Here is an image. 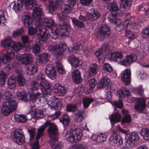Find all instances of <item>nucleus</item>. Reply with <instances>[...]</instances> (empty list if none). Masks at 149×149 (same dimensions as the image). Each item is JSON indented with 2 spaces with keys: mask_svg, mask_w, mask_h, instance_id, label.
<instances>
[{
  "mask_svg": "<svg viewBox=\"0 0 149 149\" xmlns=\"http://www.w3.org/2000/svg\"><path fill=\"white\" fill-rule=\"evenodd\" d=\"M74 120L78 122H82L84 119L85 112L82 110H79L74 114Z\"/></svg>",
  "mask_w": 149,
  "mask_h": 149,
  "instance_id": "obj_31",
  "label": "nucleus"
},
{
  "mask_svg": "<svg viewBox=\"0 0 149 149\" xmlns=\"http://www.w3.org/2000/svg\"><path fill=\"white\" fill-rule=\"evenodd\" d=\"M6 73L3 71H0V84L3 85L6 81Z\"/></svg>",
  "mask_w": 149,
  "mask_h": 149,
  "instance_id": "obj_60",
  "label": "nucleus"
},
{
  "mask_svg": "<svg viewBox=\"0 0 149 149\" xmlns=\"http://www.w3.org/2000/svg\"><path fill=\"white\" fill-rule=\"evenodd\" d=\"M87 18L89 20L94 21L97 20L100 16V13L97 10H93V13H87Z\"/></svg>",
  "mask_w": 149,
  "mask_h": 149,
  "instance_id": "obj_34",
  "label": "nucleus"
},
{
  "mask_svg": "<svg viewBox=\"0 0 149 149\" xmlns=\"http://www.w3.org/2000/svg\"><path fill=\"white\" fill-rule=\"evenodd\" d=\"M15 120L18 123H24L27 120L26 116L23 115H17L15 116Z\"/></svg>",
  "mask_w": 149,
  "mask_h": 149,
  "instance_id": "obj_49",
  "label": "nucleus"
},
{
  "mask_svg": "<svg viewBox=\"0 0 149 149\" xmlns=\"http://www.w3.org/2000/svg\"><path fill=\"white\" fill-rule=\"evenodd\" d=\"M123 57V55L121 52H116L111 54V58L113 61L118 62L121 65Z\"/></svg>",
  "mask_w": 149,
  "mask_h": 149,
  "instance_id": "obj_26",
  "label": "nucleus"
},
{
  "mask_svg": "<svg viewBox=\"0 0 149 149\" xmlns=\"http://www.w3.org/2000/svg\"><path fill=\"white\" fill-rule=\"evenodd\" d=\"M54 23L53 20L48 18H45L43 21V25L48 28L52 27L51 29L54 30L53 27L55 25H54Z\"/></svg>",
  "mask_w": 149,
  "mask_h": 149,
  "instance_id": "obj_38",
  "label": "nucleus"
},
{
  "mask_svg": "<svg viewBox=\"0 0 149 149\" xmlns=\"http://www.w3.org/2000/svg\"><path fill=\"white\" fill-rule=\"evenodd\" d=\"M99 66L96 63L90 64L88 70V75L90 77H92L96 74L98 71Z\"/></svg>",
  "mask_w": 149,
  "mask_h": 149,
  "instance_id": "obj_21",
  "label": "nucleus"
},
{
  "mask_svg": "<svg viewBox=\"0 0 149 149\" xmlns=\"http://www.w3.org/2000/svg\"><path fill=\"white\" fill-rule=\"evenodd\" d=\"M131 72L130 69L125 70L121 76L122 81L126 86L130 84L131 82Z\"/></svg>",
  "mask_w": 149,
  "mask_h": 149,
  "instance_id": "obj_16",
  "label": "nucleus"
},
{
  "mask_svg": "<svg viewBox=\"0 0 149 149\" xmlns=\"http://www.w3.org/2000/svg\"><path fill=\"white\" fill-rule=\"evenodd\" d=\"M140 134L143 139L146 140H149V129L146 128L142 129L140 132Z\"/></svg>",
  "mask_w": 149,
  "mask_h": 149,
  "instance_id": "obj_44",
  "label": "nucleus"
},
{
  "mask_svg": "<svg viewBox=\"0 0 149 149\" xmlns=\"http://www.w3.org/2000/svg\"><path fill=\"white\" fill-rule=\"evenodd\" d=\"M13 8L16 12H19L21 11L23 8V4L21 0L18 1L17 3H15Z\"/></svg>",
  "mask_w": 149,
  "mask_h": 149,
  "instance_id": "obj_46",
  "label": "nucleus"
},
{
  "mask_svg": "<svg viewBox=\"0 0 149 149\" xmlns=\"http://www.w3.org/2000/svg\"><path fill=\"white\" fill-rule=\"evenodd\" d=\"M138 59L137 56L135 54H132L125 56L123 58L121 63V65L125 67L130 65L132 63L136 61Z\"/></svg>",
  "mask_w": 149,
  "mask_h": 149,
  "instance_id": "obj_10",
  "label": "nucleus"
},
{
  "mask_svg": "<svg viewBox=\"0 0 149 149\" xmlns=\"http://www.w3.org/2000/svg\"><path fill=\"white\" fill-rule=\"evenodd\" d=\"M126 138L127 139V143L130 146H133L134 145L135 143L134 142L138 141L139 139V137L137 132H134L127 134Z\"/></svg>",
  "mask_w": 149,
  "mask_h": 149,
  "instance_id": "obj_12",
  "label": "nucleus"
},
{
  "mask_svg": "<svg viewBox=\"0 0 149 149\" xmlns=\"http://www.w3.org/2000/svg\"><path fill=\"white\" fill-rule=\"evenodd\" d=\"M107 135L105 133H101L98 135V143H102L106 141Z\"/></svg>",
  "mask_w": 149,
  "mask_h": 149,
  "instance_id": "obj_52",
  "label": "nucleus"
},
{
  "mask_svg": "<svg viewBox=\"0 0 149 149\" xmlns=\"http://www.w3.org/2000/svg\"><path fill=\"white\" fill-rule=\"evenodd\" d=\"M125 31V36L127 38L130 39H134L135 38L134 34L130 30L126 29Z\"/></svg>",
  "mask_w": 149,
  "mask_h": 149,
  "instance_id": "obj_57",
  "label": "nucleus"
},
{
  "mask_svg": "<svg viewBox=\"0 0 149 149\" xmlns=\"http://www.w3.org/2000/svg\"><path fill=\"white\" fill-rule=\"evenodd\" d=\"M24 29L23 28L16 30L13 32L12 36L14 37L19 36L24 33Z\"/></svg>",
  "mask_w": 149,
  "mask_h": 149,
  "instance_id": "obj_54",
  "label": "nucleus"
},
{
  "mask_svg": "<svg viewBox=\"0 0 149 149\" xmlns=\"http://www.w3.org/2000/svg\"><path fill=\"white\" fill-rule=\"evenodd\" d=\"M49 126L48 132L50 139H56L58 137L59 134L58 132V129L56 125L53 124H51Z\"/></svg>",
  "mask_w": 149,
  "mask_h": 149,
  "instance_id": "obj_18",
  "label": "nucleus"
},
{
  "mask_svg": "<svg viewBox=\"0 0 149 149\" xmlns=\"http://www.w3.org/2000/svg\"><path fill=\"white\" fill-rule=\"evenodd\" d=\"M28 101L34 102L37 99H38L40 97L42 93L36 91H30L29 92Z\"/></svg>",
  "mask_w": 149,
  "mask_h": 149,
  "instance_id": "obj_20",
  "label": "nucleus"
},
{
  "mask_svg": "<svg viewBox=\"0 0 149 149\" xmlns=\"http://www.w3.org/2000/svg\"><path fill=\"white\" fill-rule=\"evenodd\" d=\"M38 86L39 83L37 81H32L31 82L30 91H37L38 89Z\"/></svg>",
  "mask_w": 149,
  "mask_h": 149,
  "instance_id": "obj_51",
  "label": "nucleus"
},
{
  "mask_svg": "<svg viewBox=\"0 0 149 149\" xmlns=\"http://www.w3.org/2000/svg\"><path fill=\"white\" fill-rule=\"evenodd\" d=\"M94 101L93 98L84 97L83 100V104L84 109L87 108L91 102Z\"/></svg>",
  "mask_w": 149,
  "mask_h": 149,
  "instance_id": "obj_43",
  "label": "nucleus"
},
{
  "mask_svg": "<svg viewBox=\"0 0 149 149\" xmlns=\"http://www.w3.org/2000/svg\"><path fill=\"white\" fill-rule=\"evenodd\" d=\"M111 33L110 27L106 24H102L97 29V36L99 40L102 41L109 38Z\"/></svg>",
  "mask_w": 149,
  "mask_h": 149,
  "instance_id": "obj_4",
  "label": "nucleus"
},
{
  "mask_svg": "<svg viewBox=\"0 0 149 149\" xmlns=\"http://www.w3.org/2000/svg\"><path fill=\"white\" fill-rule=\"evenodd\" d=\"M48 104L52 108L55 110L60 109L62 106L59 99L55 96L51 97L49 99L48 101Z\"/></svg>",
  "mask_w": 149,
  "mask_h": 149,
  "instance_id": "obj_14",
  "label": "nucleus"
},
{
  "mask_svg": "<svg viewBox=\"0 0 149 149\" xmlns=\"http://www.w3.org/2000/svg\"><path fill=\"white\" fill-rule=\"evenodd\" d=\"M68 61L72 66L75 68L81 66L83 64L82 61L73 55H70L68 57Z\"/></svg>",
  "mask_w": 149,
  "mask_h": 149,
  "instance_id": "obj_15",
  "label": "nucleus"
},
{
  "mask_svg": "<svg viewBox=\"0 0 149 149\" xmlns=\"http://www.w3.org/2000/svg\"><path fill=\"white\" fill-rule=\"evenodd\" d=\"M109 143L111 145H115L116 144L121 145L123 144V139L117 132V130H114L112 135L109 139Z\"/></svg>",
  "mask_w": 149,
  "mask_h": 149,
  "instance_id": "obj_8",
  "label": "nucleus"
},
{
  "mask_svg": "<svg viewBox=\"0 0 149 149\" xmlns=\"http://www.w3.org/2000/svg\"><path fill=\"white\" fill-rule=\"evenodd\" d=\"M17 77L18 85L20 86H24L25 84V80L24 77L21 74H17Z\"/></svg>",
  "mask_w": 149,
  "mask_h": 149,
  "instance_id": "obj_48",
  "label": "nucleus"
},
{
  "mask_svg": "<svg viewBox=\"0 0 149 149\" xmlns=\"http://www.w3.org/2000/svg\"><path fill=\"white\" fill-rule=\"evenodd\" d=\"M40 86L42 90L45 91L49 90L50 88L49 82L46 80L42 81L40 83Z\"/></svg>",
  "mask_w": 149,
  "mask_h": 149,
  "instance_id": "obj_41",
  "label": "nucleus"
},
{
  "mask_svg": "<svg viewBox=\"0 0 149 149\" xmlns=\"http://www.w3.org/2000/svg\"><path fill=\"white\" fill-rule=\"evenodd\" d=\"M146 105L144 99H139L135 102L134 108L139 113H141L146 108Z\"/></svg>",
  "mask_w": 149,
  "mask_h": 149,
  "instance_id": "obj_17",
  "label": "nucleus"
},
{
  "mask_svg": "<svg viewBox=\"0 0 149 149\" xmlns=\"http://www.w3.org/2000/svg\"><path fill=\"white\" fill-rule=\"evenodd\" d=\"M82 135V132L80 129L76 128L74 126H72L69 131H67L65 136L68 141L74 143L80 141Z\"/></svg>",
  "mask_w": 149,
  "mask_h": 149,
  "instance_id": "obj_3",
  "label": "nucleus"
},
{
  "mask_svg": "<svg viewBox=\"0 0 149 149\" xmlns=\"http://www.w3.org/2000/svg\"><path fill=\"white\" fill-rule=\"evenodd\" d=\"M120 92V96L122 97H124L125 96H128L130 94L129 91L127 89V88L125 87L122 88Z\"/></svg>",
  "mask_w": 149,
  "mask_h": 149,
  "instance_id": "obj_62",
  "label": "nucleus"
},
{
  "mask_svg": "<svg viewBox=\"0 0 149 149\" xmlns=\"http://www.w3.org/2000/svg\"><path fill=\"white\" fill-rule=\"evenodd\" d=\"M22 20L24 26L26 27H29L31 26L33 22L32 19L31 17L25 14L22 15Z\"/></svg>",
  "mask_w": 149,
  "mask_h": 149,
  "instance_id": "obj_30",
  "label": "nucleus"
},
{
  "mask_svg": "<svg viewBox=\"0 0 149 149\" xmlns=\"http://www.w3.org/2000/svg\"><path fill=\"white\" fill-rule=\"evenodd\" d=\"M65 44L60 42L58 44L52 45L48 47L52 53L55 54L56 56L62 55L63 52L66 49Z\"/></svg>",
  "mask_w": 149,
  "mask_h": 149,
  "instance_id": "obj_6",
  "label": "nucleus"
},
{
  "mask_svg": "<svg viewBox=\"0 0 149 149\" xmlns=\"http://www.w3.org/2000/svg\"><path fill=\"white\" fill-rule=\"evenodd\" d=\"M42 12L41 8H38L32 13L34 20L36 21L35 26L37 28H40L43 22L40 21Z\"/></svg>",
  "mask_w": 149,
  "mask_h": 149,
  "instance_id": "obj_9",
  "label": "nucleus"
},
{
  "mask_svg": "<svg viewBox=\"0 0 149 149\" xmlns=\"http://www.w3.org/2000/svg\"><path fill=\"white\" fill-rule=\"evenodd\" d=\"M22 3H24L28 9H31L35 11L38 8V5L36 3L35 0H20Z\"/></svg>",
  "mask_w": 149,
  "mask_h": 149,
  "instance_id": "obj_19",
  "label": "nucleus"
},
{
  "mask_svg": "<svg viewBox=\"0 0 149 149\" xmlns=\"http://www.w3.org/2000/svg\"><path fill=\"white\" fill-rule=\"evenodd\" d=\"M43 111L40 109H37L34 112L33 116L35 118H41L43 117Z\"/></svg>",
  "mask_w": 149,
  "mask_h": 149,
  "instance_id": "obj_59",
  "label": "nucleus"
},
{
  "mask_svg": "<svg viewBox=\"0 0 149 149\" xmlns=\"http://www.w3.org/2000/svg\"><path fill=\"white\" fill-rule=\"evenodd\" d=\"M122 116L118 112L113 113L109 117L110 121L111 123H117L120 121Z\"/></svg>",
  "mask_w": 149,
  "mask_h": 149,
  "instance_id": "obj_35",
  "label": "nucleus"
},
{
  "mask_svg": "<svg viewBox=\"0 0 149 149\" xmlns=\"http://www.w3.org/2000/svg\"><path fill=\"white\" fill-rule=\"evenodd\" d=\"M110 79L106 77L102 78L97 84V88L100 89L104 88L107 86H108L109 84Z\"/></svg>",
  "mask_w": 149,
  "mask_h": 149,
  "instance_id": "obj_28",
  "label": "nucleus"
},
{
  "mask_svg": "<svg viewBox=\"0 0 149 149\" xmlns=\"http://www.w3.org/2000/svg\"><path fill=\"white\" fill-rule=\"evenodd\" d=\"M39 32L37 33L38 39L39 41H44L47 40L50 36V34L46 31L42 33L41 29H39Z\"/></svg>",
  "mask_w": 149,
  "mask_h": 149,
  "instance_id": "obj_29",
  "label": "nucleus"
},
{
  "mask_svg": "<svg viewBox=\"0 0 149 149\" xmlns=\"http://www.w3.org/2000/svg\"><path fill=\"white\" fill-rule=\"evenodd\" d=\"M58 138L50 139L51 145L53 149H61L63 147L62 143L58 141Z\"/></svg>",
  "mask_w": 149,
  "mask_h": 149,
  "instance_id": "obj_32",
  "label": "nucleus"
},
{
  "mask_svg": "<svg viewBox=\"0 0 149 149\" xmlns=\"http://www.w3.org/2000/svg\"><path fill=\"white\" fill-rule=\"evenodd\" d=\"M25 136L21 129H17L14 132L13 141L17 144L22 145L24 142Z\"/></svg>",
  "mask_w": 149,
  "mask_h": 149,
  "instance_id": "obj_7",
  "label": "nucleus"
},
{
  "mask_svg": "<svg viewBox=\"0 0 149 149\" xmlns=\"http://www.w3.org/2000/svg\"><path fill=\"white\" fill-rule=\"evenodd\" d=\"M41 43L39 41L34 42H30L29 43V49L36 56L38 55L41 52Z\"/></svg>",
  "mask_w": 149,
  "mask_h": 149,
  "instance_id": "obj_13",
  "label": "nucleus"
},
{
  "mask_svg": "<svg viewBox=\"0 0 149 149\" xmlns=\"http://www.w3.org/2000/svg\"><path fill=\"white\" fill-rule=\"evenodd\" d=\"M132 121V118L129 114H126L123 117L121 120V124L130 123Z\"/></svg>",
  "mask_w": 149,
  "mask_h": 149,
  "instance_id": "obj_50",
  "label": "nucleus"
},
{
  "mask_svg": "<svg viewBox=\"0 0 149 149\" xmlns=\"http://www.w3.org/2000/svg\"><path fill=\"white\" fill-rule=\"evenodd\" d=\"M45 72L47 76L52 79L56 78V71L55 67L52 64H48L45 69Z\"/></svg>",
  "mask_w": 149,
  "mask_h": 149,
  "instance_id": "obj_11",
  "label": "nucleus"
},
{
  "mask_svg": "<svg viewBox=\"0 0 149 149\" xmlns=\"http://www.w3.org/2000/svg\"><path fill=\"white\" fill-rule=\"evenodd\" d=\"M1 97L5 101L2 107L1 114L3 116H7L16 109L17 103L14 100L13 95L8 90L3 91Z\"/></svg>",
  "mask_w": 149,
  "mask_h": 149,
  "instance_id": "obj_2",
  "label": "nucleus"
},
{
  "mask_svg": "<svg viewBox=\"0 0 149 149\" xmlns=\"http://www.w3.org/2000/svg\"><path fill=\"white\" fill-rule=\"evenodd\" d=\"M38 70V65L35 64L31 65V66L27 68L26 72L28 75H32L35 74Z\"/></svg>",
  "mask_w": 149,
  "mask_h": 149,
  "instance_id": "obj_37",
  "label": "nucleus"
},
{
  "mask_svg": "<svg viewBox=\"0 0 149 149\" xmlns=\"http://www.w3.org/2000/svg\"><path fill=\"white\" fill-rule=\"evenodd\" d=\"M141 36L143 38H149V25L143 29Z\"/></svg>",
  "mask_w": 149,
  "mask_h": 149,
  "instance_id": "obj_53",
  "label": "nucleus"
},
{
  "mask_svg": "<svg viewBox=\"0 0 149 149\" xmlns=\"http://www.w3.org/2000/svg\"><path fill=\"white\" fill-rule=\"evenodd\" d=\"M54 88L55 90V92L59 96L64 95L66 92V88L65 86H62L58 83L55 84L54 86Z\"/></svg>",
  "mask_w": 149,
  "mask_h": 149,
  "instance_id": "obj_22",
  "label": "nucleus"
},
{
  "mask_svg": "<svg viewBox=\"0 0 149 149\" xmlns=\"http://www.w3.org/2000/svg\"><path fill=\"white\" fill-rule=\"evenodd\" d=\"M13 42L11 38H6L1 42V44L6 48H10L11 46V43Z\"/></svg>",
  "mask_w": 149,
  "mask_h": 149,
  "instance_id": "obj_39",
  "label": "nucleus"
},
{
  "mask_svg": "<svg viewBox=\"0 0 149 149\" xmlns=\"http://www.w3.org/2000/svg\"><path fill=\"white\" fill-rule=\"evenodd\" d=\"M72 75V80L75 83L79 84L82 81L81 72L79 70H76L73 71Z\"/></svg>",
  "mask_w": 149,
  "mask_h": 149,
  "instance_id": "obj_24",
  "label": "nucleus"
},
{
  "mask_svg": "<svg viewBox=\"0 0 149 149\" xmlns=\"http://www.w3.org/2000/svg\"><path fill=\"white\" fill-rule=\"evenodd\" d=\"M77 108V105L75 104H69L66 106L67 111L68 112H74L76 110Z\"/></svg>",
  "mask_w": 149,
  "mask_h": 149,
  "instance_id": "obj_58",
  "label": "nucleus"
},
{
  "mask_svg": "<svg viewBox=\"0 0 149 149\" xmlns=\"http://www.w3.org/2000/svg\"><path fill=\"white\" fill-rule=\"evenodd\" d=\"M50 57V56L49 54L43 53L36 57V61L38 63H42L49 61V59Z\"/></svg>",
  "mask_w": 149,
  "mask_h": 149,
  "instance_id": "obj_23",
  "label": "nucleus"
},
{
  "mask_svg": "<svg viewBox=\"0 0 149 149\" xmlns=\"http://www.w3.org/2000/svg\"><path fill=\"white\" fill-rule=\"evenodd\" d=\"M103 69L108 72H112L113 70V68L108 63H106L104 64L103 66Z\"/></svg>",
  "mask_w": 149,
  "mask_h": 149,
  "instance_id": "obj_64",
  "label": "nucleus"
},
{
  "mask_svg": "<svg viewBox=\"0 0 149 149\" xmlns=\"http://www.w3.org/2000/svg\"><path fill=\"white\" fill-rule=\"evenodd\" d=\"M28 132L30 135V140H32L34 138L36 134L35 129L34 128H31L30 129L28 130Z\"/></svg>",
  "mask_w": 149,
  "mask_h": 149,
  "instance_id": "obj_63",
  "label": "nucleus"
},
{
  "mask_svg": "<svg viewBox=\"0 0 149 149\" xmlns=\"http://www.w3.org/2000/svg\"><path fill=\"white\" fill-rule=\"evenodd\" d=\"M15 57L14 54L13 52L10 51L7 52L4 55L3 58L0 60L1 64L2 62L5 65V68L8 70H11L13 68V65L12 63L10 61L13 60Z\"/></svg>",
  "mask_w": 149,
  "mask_h": 149,
  "instance_id": "obj_5",
  "label": "nucleus"
},
{
  "mask_svg": "<svg viewBox=\"0 0 149 149\" xmlns=\"http://www.w3.org/2000/svg\"><path fill=\"white\" fill-rule=\"evenodd\" d=\"M50 123L49 121H47L44 125L40 126L38 130V132L36 134V139L38 140L43 136V133L44 132L45 128L47 126H49Z\"/></svg>",
  "mask_w": 149,
  "mask_h": 149,
  "instance_id": "obj_27",
  "label": "nucleus"
},
{
  "mask_svg": "<svg viewBox=\"0 0 149 149\" xmlns=\"http://www.w3.org/2000/svg\"><path fill=\"white\" fill-rule=\"evenodd\" d=\"M32 56L31 54H24L22 55L19 59V61L24 65H27L30 63L32 61Z\"/></svg>",
  "mask_w": 149,
  "mask_h": 149,
  "instance_id": "obj_25",
  "label": "nucleus"
},
{
  "mask_svg": "<svg viewBox=\"0 0 149 149\" xmlns=\"http://www.w3.org/2000/svg\"><path fill=\"white\" fill-rule=\"evenodd\" d=\"M21 46L20 43H16L13 42L11 43V46L10 47L14 50L18 52L20 50Z\"/></svg>",
  "mask_w": 149,
  "mask_h": 149,
  "instance_id": "obj_55",
  "label": "nucleus"
},
{
  "mask_svg": "<svg viewBox=\"0 0 149 149\" xmlns=\"http://www.w3.org/2000/svg\"><path fill=\"white\" fill-rule=\"evenodd\" d=\"M88 83L89 86V88L88 90H87V93L86 92V93L89 94L90 93L91 91L94 88L96 85L97 82L95 79H90L88 81Z\"/></svg>",
  "mask_w": 149,
  "mask_h": 149,
  "instance_id": "obj_47",
  "label": "nucleus"
},
{
  "mask_svg": "<svg viewBox=\"0 0 149 149\" xmlns=\"http://www.w3.org/2000/svg\"><path fill=\"white\" fill-rule=\"evenodd\" d=\"M16 79L15 77H10L7 80V87L11 90L13 89L16 85Z\"/></svg>",
  "mask_w": 149,
  "mask_h": 149,
  "instance_id": "obj_33",
  "label": "nucleus"
},
{
  "mask_svg": "<svg viewBox=\"0 0 149 149\" xmlns=\"http://www.w3.org/2000/svg\"><path fill=\"white\" fill-rule=\"evenodd\" d=\"M59 120L64 125H69L70 123V119L68 116L66 114L63 115L59 118Z\"/></svg>",
  "mask_w": 149,
  "mask_h": 149,
  "instance_id": "obj_42",
  "label": "nucleus"
},
{
  "mask_svg": "<svg viewBox=\"0 0 149 149\" xmlns=\"http://www.w3.org/2000/svg\"><path fill=\"white\" fill-rule=\"evenodd\" d=\"M107 8L111 12H116L119 10V7L118 5L115 2L110 3L108 4Z\"/></svg>",
  "mask_w": 149,
  "mask_h": 149,
  "instance_id": "obj_40",
  "label": "nucleus"
},
{
  "mask_svg": "<svg viewBox=\"0 0 149 149\" xmlns=\"http://www.w3.org/2000/svg\"><path fill=\"white\" fill-rule=\"evenodd\" d=\"M27 95V93L24 91H18L17 93V98L25 102L28 101Z\"/></svg>",
  "mask_w": 149,
  "mask_h": 149,
  "instance_id": "obj_36",
  "label": "nucleus"
},
{
  "mask_svg": "<svg viewBox=\"0 0 149 149\" xmlns=\"http://www.w3.org/2000/svg\"><path fill=\"white\" fill-rule=\"evenodd\" d=\"M72 22L73 24L78 27L83 28L84 26V24L82 22L75 18H73L72 19Z\"/></svg>",
  "mask_w": 149,
  "mask_h": 149,
  "instance_id": "obj_56",
  "label": "nucleus"
},
{
  "mask_svg": "<svg viewBox=\"0 0 149 149\" xmlns=\"http://www.w3.org/2000/svg\"><path fill=\"white\" fill-rule=\"evenodd\" d=\"M129 0H120L121 6L125 9H127L130 7Z\"/></svg>",
  "mask_w": 149,
  "mask_h": 149,
  "instance_id": "obj_61",
  "label": "nucleus"
},
{
  "mask_svg": "<svg viewBox=\"0 0 149 149\" xmlns=\"http://www.w3.org/2000/svg\"><path fill=\"white\" fill-rule=\"evenodd\" d=\"M66 0L68 3L64 5L63 12L57 14L59 22L53 27L55 33H62L64 36H69V32L71 30L70 27L66 22L68 18L67 13H70L72 7L76 3L77 0Z\"/></svg>",
  "mask_w": 149,
  "mask_h": 149,
  "instance_id": "obj_1",
  "label": "nucleus"
},
{
  "mask_svg": "<svg viewBox=\"0 0 149 149\" xmlns=\"http://www.w3.org/2000/svg\"><path fill=\"white\" fill-rule=\"evenodd\" d=\"M58 3L57 1L49 2V11L51 13H52L57 8Z\"/></svg>",
  "mask_w": 149,
  "mask_h": 149,
  "instance_id": "obj_45",
  "label": "nucleus"
}]
</instances>
